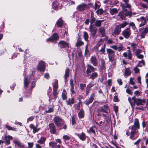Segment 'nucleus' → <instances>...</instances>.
I'll return each instance as SVG.
<instances>
[{
    "label": "nucleus",
    "instance_id": "nucleus-1",
    "mask_svg": "<svg viewBox=\"0 0 148 148\" xmlns=\"http://www.w3.org/2000/svg\"><path fill=\"white\" fill-rule=\"evenodd\" d=\"M139 128L140 125L138 120V119H136L134 120V125L129 127V129L131 130L130 136V139H133L134 135L138 132V129Z\"/></svg>",
    "mask_w": 148,
    "mask_h": 148
},
{
    "label": "nucleus",
    "instance_id": "nucleus-2",
    "mask_svg": "<svg viewBox=\"0 0 148 148\" xmlns=\"http://www.w3.org/2000/svg\"><path fill=\"white\" fill-rule=\"evenodd\" d=\"M34 78V77L32 74H31L27 77L24 78V88L27 89L28 87L29 84L32 83L31 86V89L32 90L34 87L35 85V81H33Z\"/></svg>",
    "mask_w": 148,
    "mask_h": 148
},
{
    "label": "nucleus",
    "instance_id": "nucleus-3",
    "mask_svg": "<svg viewBox=\"0 0 148 148\" xmlns=\"http://www.w3.org/2000/svg\"><path fill=\"white\" fill-rule=\"evenodd\" d=\"M106 51L108 57L109 61L112 62L114 59L115 52L114 51L111 49H107Z\"/></svg>",
    "mask_w": 148,
    "mask_h": 148
},
{
    "label": "nucleus",
    "instance_id": "nucleus-4",
    "mask_svg": "<svg viewBox=\"0 0 148 148\" xmlns=\"http://www.w3.org/2000/svg\"><path fill=\"white\" fill-rule=\"evenodd\" d=\"M132 99L135 105L136 104L137 106L143 105L146 101V99H136L135 97H133Z\"/></svg>",
    "mask_w": 148,
    "mask_h": 148
},
{
    "label": "nucleus",
    "instance_id": "nucleus-5",
    "mask_svg": "<svg viewBox=\"0 0 148 148\" xmlns=\"http://www.w3.org/2000/svg\"><path fill=\"white\" fill-rule=\"evenodd\" d=\"M53 120L56 125L59 127H61L63 124V120L58 116H56L53 119Z\"/></svg>",
    "mask_w": 148,
    "mask_h": 148
},
{
    "label": "nucleus",
    "instance_id": "nucleus-6",
    "mask_svg": "<svg viewBox=\"0 0 148 148\" xmlns=\"http://www.w3.org/2000/svg\"><path fill=\"white\" fill-rule=\"evenodd\" d=\"M139 31L141 38H144L145 36L148 32V27L141 28L139 29Z\"/></svg>",
    "mask_w": 148,
    "mask_h": 148
},
{
    "label": "nucleus",
    "instance_id": "nucleus-7",
    "mask_svg": "<svg viewBox=\"0 0 148 148\" xmlns=\"http://www.w3.org/2000/svg\"><path fill=\"white\" fill-rule=\"evenodd\" d=\"M45 62L43 61H40L37 67V70L40 71L44 72L45 67Z\"/></svg>",
    "mask_w": 148,
    "mask_h": 148
},
{
    "label": "nucleus",
    "instance_id": "nucleus-8",
    "mask_svg": "<svg viewBox=\"0 0 148 148\" xmlns=\"http://www.w3.org/2000/svg\"><path fill=\"white\" fill-rule=\"evenodd\" d=\"M131 34V30L129 28H127L123 30L122 33V35L127 39H128Z\"/></svg>",
    "mask_w": 148,
    "mask_h": 148
},
{
    "label": "nucleus",
    "instance_id": "nucleus-9",
    "mask_svg": "<svg viewBox=\"0 0 148 148\" xmlns=\"http://www.w3.org/2000/svg\"><path fill=\"white\" fill-rule=\"evenodd\" d=\"M58 38L59 36L57 34L55 33L53 34L51 37L47 39V42L55 43Z\"/></svg>",
    "mask_w": 148,
    "mask_h": 148
},
{
    "label": "nucleus",
    "instance_id": "nucleus-10",
    "mask_svg": "<svg viewBox=\"0 0 148 148\" xmlns=\"http://www.w3.org/2000/svg\"><path fill=\"white\" fill-rule=\"evenodd\" d=\"M89 32L91 35L94 37L96 34L97 29L94 25H90L89 27Z\"/></svg>",
    "mask_w": 148,
    "mask_h": 148
},
{
    "label": "nucleus",
    "instance_id": "nucleus-11",
    "mask_svg": "<svg viewBox=\"0 0 148 148\" xmlns=\"http://www.w3.org/2000/svg\"><path fill=\"white\" fill-rule=\"evenodd\" d=\"M58 45L61 49H67L68 48L69 46L68 43L63 41H60Z\"/></svg>",
    "mask_w": 148,
    "mask_h": 148
},
{
    "label": "nucleus",
    "instance_id": "nucleus-12",
    "mask_svg": "<svg viewBox=\"0 0 148 148\" xmlns=\"http://www.w3.org/2000/svg\"><path fill=\"white\" fill-rule=\"evenodd\" d=\"M13 142L14 144L16 147L18 148H23L24 147V145L19 140H14Z\"/></svg>",
    "mask_w": 148,
    "mask_h": 148
},
{
    "label": "nucleus",
    "instance_id": "nucleus-13",
    "mask_svg": "<svg viewBox=\"0 0 148 148\" xmlns=\"http://www.w3.org/2000/svg\"><path fill=\"white\" fill-rule=\"evenodd\" d=\"M136 20L138 21L141 23L139 25V27H141L144 26L147 23L146 19L143 16H141L140 18H137Z\"/></svg>",
    "mask_w": 148,
    "mask_h": 148
},
{
    "label": "nucleus",
    "instance_id": "nucleus-14",
    "mask_svg": "<svg viewBox=\"0 0 148 148\" xmlns=\"http://www.w3.org/2000/svg\"><path fill=\"white\" fill-rule=\"evenodd\" d=\"M38 124H36V126H35L33 124H31L29 125V127L31 129L33 130V132L34 134L38 132L40 130V128H38Z\"/></svg>",
    "mask_w": 148,
    "mask_h": 148
},
{
    "label": "nucleus",
    "instance_id": "nucleus-15",
    "mask_svg": "<svg viewBox=\"0 0 148 148\" xmlns=\"http://www.w3.org/2000/svg\"><path fill=\"white\" fill-rule=\"evenodd\" d=\"M50 131L53 134H54L56 132V129L54 124L53 123H50L49 125Z\"/></svg>",
    "mask_w": 148,
    "mask_h": 148
},
{
    "label": "nucleus",
    "instance_id": "nucleus-16",
    "mask_svg": "<svg viewBox=\"0 0 148 148\" xmlns=\"http://www.w3.org/2000/svg\"><path fill=\"white\" fill-rule=\"evenodd\" d=\"M94 94H92L89 99H88L84 102V103L86 105H88L89 104L91 103L93 101L94 99Z\"/></svg>",
    "mask_w": 148,
    "mask_h": 148
},
{
    "label": "nucleus",
    "instance_id": "nucleus-17",
    "mask_svg": "<svg viewBox=\"0 0 148 148\" xmlns=\"http://www.w3.org/2000/svg\"><path fill=\"white\" fill-rule=\"evenodd\" d=\"M49 146L52 148H60V145H57L56 142L52 141L49 143Z\"/></svg>",
    "mask_w": 148,
    "mask_h": 148
},
{
    "label": "nucleus",
    "instance_id": "nucleus-18",
    "mask_svg": "<svg viewBox=\"0 0 148 148\" xmlns=\"http://www.w3.org/2000/svg\"><path fill=\"white\" fill-rule=\"evenodd\" d=\"M121 31V29L119 27L117 26L116 28L114 30V32L112 34V35L114 36H116L120 34Z\"/></svg>",
    "mask_w": 148,
    "mask_h": 148
},
{
    "label": "nucleus",
    "instance_id": "nucleus-19",
    "mask_svg": "<svg viewBox=\"0 0 148 148\" xmlns=\"http://www.w3.org/2000/svg\"><path fill=\"white\" fill-rule=\"evenodd\" d=\"M88 67L86 70V73L89 76L90 75L89 74L91 73V72L94 71L96 69L92 66L90 65H88Z\"/></svg>",
    "mask_w": 148,
    "mask_h": 148
},
{
    "label": "nucleus",
    "instance_id": "nucleus-20",
    "mask_svg": "<svg viewBox=\"0 0 148 148\" xmlns=\"http://www.w3.org/2000/svg\"><path fill=\"white\" fill-rule=\"evenodd\" d=\"M12 139L13 137L12 136L10 135L5 136L4 137V142L6 144L9 145L10 143V140Z\"/></svg>",
    "mask_w": 148,
    "mask_h": 148
},
{
    "label": "nucleus",
    "instance_id": "nucleus-21",
    "mask_svg": "<svg viewBox=\"0 0 148 148\" xmlns=\"http://www.w3.org/2000/svg\"><path fill=\"white\" fill-rule=\"evenodd\" d=\"M76 135L82 141H84L86 139V136L85 135V133L83 132H82L81 134H76Z\"/></svg>",
    "mask_w": 148,
    "mask_h": 148
},
{
    "label": "nucleus",
    "instance_id": "nucleus-22",
    "mask_svg": "<svg viewBox=\"0 0 148 148\" xmlns=\"http://www.w3.org/2000/svg\"><path fill=\"white\" fill-rule=\"evenodd\" d=\"M67 104L69 106H71L75 103V99L73 97L69 98L66 101Z\"/></svg>",
    "mask_w": 148,
    "mask_h": 148
},
{
    "label": "nucleus",
    "instance_id": "nucleus-23",
    "mask_svg": "<svg viewBox=\"0 0 148 148\" xmlns=\"http://www.w3.org/2000/svg\"><path fill=\"white\" fill-rule=\"evenodd\" d=\"M57 90H53V95L54 98H52L51 97L49 96V101H51L52 100L55 101L56 98L57 97V95H58V93L57 92Z\"/></svg>",
    "mask_w": 148,
    "mask_h": 148
},
{
    "label": "nucleus",
    "instance_id": "nucleus-24",
    "mask_svg": "<svg viewBox=\"0 0 148 148\" xmlns=\"http://www.w3.org/2000/svg\"><path fill=\"white\" fill-rule=\"evenodd\" d=\"M99 31L103 37L106 36L105 29L104 27H101L99 29Z\"/></svg>",
    "mask_w": 148,
    "mask_h": 148
},
{
    "label": "nucleus",
    "instance_id": "nucleus-25",
    "mask_svg": "<svg viewBox=\"0 0 148 148\" xmlns=\"http://www.w3.org/2000/svg\"><path fill=\"white\" fill-rule=\"evenodd\" d=\"M105 44H104L103 46L101 47V49L100 50H99V49L97 51V53H99L100 54H104L106 52L105 51Z\"/></svg>",
    "mask_w": 148,
    "mask_h": 148
},
{
    "label": "nucleus",
    "instance_id": "nucleus-26",
    "mask_svg": "<svg viewBox=\"0 0 148 148\" xmlns=\"http://www.w3.org/2000/svg\"><path fill=\"white\" fill-rule=\"evenodd\" d=\"M86 8V5L83 4L80 5L78 6L77 9L80 11H82L85 10Z\"/></svg>",
    "mask_w": 148,
    "mask_h": 148
},
{
    "label": "nucleus",
    "instance_id": "nucleus-27",
    "mask_svg": "<svg viewBox=\"0 0 148 148\" xmlns=\"http://www.w3.org/2000/svg\"><path fill=\"white\" fill-rule=\"evenodd\" d=\"M70 72L69 69V68L67 67L65 71V73L64 74V77L65 81H66V78L69 77V73Z\"/></svg>",
    "mask_w": 148,
    "mask_h": 148
},
{
    "label": "nucleus",
    "instance_id": "nucleus-28",
    "mask_svg": "<svg viewBox=\"0 0 148 148\" xmlns=\"http://www.w3.org/2000/svg\"><path fill=\"white\" fill-rule=\"evenodd\" d=\"M118 12V10L116 8H110V13L112 15L117 13Z\"/></svg>",
    "mask_w": 148,
    "mask_h": 148
},
{
    "label": "nucleus",
    "instance_id": "nucleus-29",
    "mask_svg": "<svg viewBox=\"0 0 148 148\" xmlns=\"http://www.w3.org/2000/svg\"><path fill=\"white\" fill-rule=\"evenodd\" d=\"M46 140V138L43 136L41 137L40 139L39 140L37 141V142L40 143L41 145H42L45 143Z\"/></svg>",
    "mask_w": 148,
    "mask_h": 148
},
{
    "label": "nucleus",
    "instance_id": "nucleus-30",
    "mask_svg": "<svg viewBox=\"0 0 148 148\" xmlns=\"http://www.w3.org/2000/svg\"><path fill=\"white\" fill-rule=\"evenodd\" d=\"M103 21V20H97L95 22L94 25L97 27H100L101 23Z\"/></svg>",
    "mask_w": 148,
    "mask_h": 148
},
{
    "label": "nucleus",
    "instance_id": "nucleus-31",
    "mask_svg": "<svg viewBox=\"0 0 148 148\" xmlns=\"http://www.w3.org/2000/svg\"><path fill=\"white\" fill-rule=\"evenodd\" d=\"M96 129V127L95 126H92L90 127L89 130L87 131V132L89 133H92L94 134L95 133V130Z\"/></svg>",
    "mask_w": 148,
    "mask_h": 148
},
{
    "label": "nucleus",
    "instance_id": "nucleus-32",
    "mask_svg": "<svg viewBox=\"0 0 148 148\" xmlns=\"http://www.w3.org/2000/svg\"><path fill=\"white\" fill-rule=\"evenodd\" d=\"M90 60L93 65L94 66H96L97 64V61L96 57L95 56L91 57Z\"/></svg>",
    "mask_w": 148,
    "mask_h": 148
},
{
    "label": "nucleus",
    "instance_id": "nucleus-33",
    "mask_svg": "<svg viewBox=\"0 0 148 148\" xmlns=\"http://www.w3.org/2000/svg\"><path fill=\"white\" fill-rule=\"evenodd\" d=\"M58 82L57 79H55L53 84V90H57L58 88Z\"/></svg>",
    "mask_w": 148,
    "mask_h": 148
},
{
    "label": "nucleus",
    "instance_id": "nucleus-34",
    "mask_svg": "<svg viewBox=\"0 0 148 148\" xmlns=\"http://www.w3.org/2000/svg\"><path fill=\"white\" fill-rule=\"evenodd\" d=\"M83 44V42L81 40V38L79 37L76 44V45L77 47H79L82 45Z\"/></svg>",
    "mask_w": 148,
    "mask_h": 148
},
{
    "label": "nucleus",
    "instance_id": "nucleus-35",
    "mask_svg": "<svg viewBox=\"0 0 148 148\" xmlns=\"http://www.w3.org/2000/svg\"><path fill=\"white\" fill-rule=\"evenodd\" d=\"M131 73V72L129 68L125 67V70L124 72V75H125L128 76L130 75Z\"/></svg>",
    "mask_w": 148,
    "mask_h": 148
},
{
    "label": "nucleus",
    "instance_id": "nucleus-36",
    "mask_svg": "<svg viewBox=\"0 0 148 148\" xmlns=\"http://www.w3.org/2000/svg\"><path fill=\"white\" fill-rule=\"evenodd\" d=\"M63 23V21L61 18H60L56 22V25L58 27H61L62 26Z\"/></svg>",
    "mask_w": 148,
    "mask_h": 148
},
{
    "label": "nucleus",
    "instance_id": "nucleus-37",
    "mask_svg": "<svg viewBox=\"0 0 148 148\" xmlns=\"http://www.w3.org/2000/svg\"><path fill=\"white\" fill-rule=\"evenodd\" d=\"M118 16L123 20H124L126 16L125 13L123 12H119Z\"/></svg>",
    "mask_w": 148,
    "mask_h": 148
},
{
    "label": "nucleus",
    "instance_id": "nucleus-38",
    "mask_svg": "<svg viewBox=\"0 0 148 148\" xmlns=\"http://www.w3.org/2000/svg\"><path fill=\"white\" fill-rule=\"evenodd\" d=\"M5 127L9 130H11L15 131H16L17 130V129L16 128L12 127L7 125H6Z\"/></svg>",
    "mask_w": 148,
    "mask_h": 148
},
{
    "label": "nucleus",
    "instance_id": "nucleus-39",
    "mask_svg": "<svg viewBox=\"0 0 148 148\" xmlns=\"http://www.w3.org/2000/svg\"><path fill=\"white\" fill-rule=\"evenodd\" d=\"M78 115L79 118H82L84 117V112L82 109H81L80 110L78 113Z\"/></svg>",
    "mask_w": 148,
    "mask_h": 148
},
{
    "label": "nucleus",
    "instance_id": "nucleus-40",
    "mask_svg": "<svg viewBox=\"0 0 148 148\" xmlns=\"http://www.w3.org/2000/svg\"><path fill=\"white\" fill-rule=\"evenodd\" d=\"M127 24L128 23L127 22H125L123 23L118 25L117 26L121 29V28H123L125 27Z\"/></svg>",
    "mask_w": 148,
    "mask_h": 148
},
{
    "label": "nucleus",
    "instance_id": "nucleus-41",
    "mask_svg": "<svg viewBox=\"0 0 148 148\" xmlns=\"http://www.w3.org/2000/svg\"><path fill=\"white\" fill-rule=\"evenodd\" d=\"M59 3L57 1H55L53 2L52 3V7L55 9L56 10L58 8V5Z\"/></svg>",
    "mask_w": 148,
    "mask_h": 148
},
{
    "label": "nucleus",
    "instance_id": "nucleus-42",
    "mask_svg": "<svg viewBox=\"0 0 148 148\" xmlns=\"http://www.w3.org/2000/svg\"><path fill=\"white\" fill-rule=\"evenodd\" d=\"M108 106L106 105H104L103 106L101 107V110L103 112L107 113V110L108 109Z\"/></svg>",
    "mask_w": 148,
    "mask_h": 148
},
{
    "label": "nucleus",
    "instance_id": "nucleus-43",
    "mask_svg": "<svg viewBox=\"0 0 148 148\" xmlns=\"http://www.w3.org/2000/svg\"><path fill=\"white\" fill-rule=\"evenodd\" d=\"M95 18L93 16V15L92 14H91V16L90 18V25H93L92 24L94 23H95Z\"/></svg>",
    "mask_w": 148,
    "mask_h": 148
},
{
    "label": "nucleus",
    "instance_id": "nucleus-44",
    "mask_svg": "<svg viewBox=\"0 0 148 148\" xmlns=\"http://www.w3.org/2000/svg\"><path fill=\"white\" fill-rule=\"evenodd\" d=\"M98 76L96 72H94L91 74L90 78L92 79L93 80L95 78H96Z\"/></svg>",
    "mask_w": 148,
    "mask_h": 148
},
{
    "label": "nucleus",
    "instance_id": "nucleus-45",
    "mask_svg": "<svg viewBox=\"0 0 148 148\" xmlns=\"http://www.w3.org/2000/svg\"><path fill=\"white\" fill-rule=\"evenodd\" d=\"M66 93L65 89H64L62 94V97L63 100H65L67 98Z\"/></svg>",
    "mask_w": 148,
    "mask_h": 148
},
{
    "label": "nucleus",
    "instance_id": "nucleus-46",
    "mask_svg": "<svg viewBox=\"0 0 148 148\" xmlns=\"http://www.w3.org/2000/svg\"><path fill=\"white\" fill-rule=\"evenodd\" d=\"M84 37L86 41H88V33L86 32H84Z\"/></svg>",
    "mask_w": 148,
    "mask_h": 148
},
{
    "label": "nucleus",
    "instance_id": "nucleus-47",
    "mask_svg": "<svg viewBox=\"0 0 148 148\" xmlns=\"http://www.w3.org/2000/svg\"><path fill=\"white\" fill-rule=\"evenodd\" d=\"M81 101H79V102L77 103L76 105V109L78 110H79L80 108V107L81 105Z\"/></svg>",
    "mask_w": 148,
    "mask_h": 148
},
{
    "label": "nucleus",
    "instance_id": "nucleus-48",
    "mask_svg": "<svg viewBox=\"0 0 148 148\" xmlns=\"http://www.w3.org/2000/svg\"><path fill=\"white\" fill-rule=\"evenodd\" d=\"M62 138H63V139L64 140V141H68V140H69L70 139V137L69 136L67 135H64L63 136Z\"/></svg>",
    "mask_w": 148,
    "mask_h": 148
},
{
    "label": "nucleus",
    "instance_id": "nucleus-49",
    "mask_svg": "<svg viewBox=\"0 0 148 148\" xmlns=\"http://www.w3.org/2000/svg\"><path fill=\"white\" fill-rule=\"evenodd\" d=\"M103 12V10L102 9H98L96 11V13L98 15L102 14Z\"/></svg>",
    "mask_w": 148,
    "mask_h": 148
},
{
    "label": "nucleus",
    "instance_id": "nucleus-50",
    "mask_svg": "<svg viewBox=\"0 0 148 148\" xmlns=\"http://www.w3.org/2000/svg\"><path fill=\"white\" fill-rule=\"evenodd\" d=\"M88 45L87 44L86 46L85 47V54L86 55H88L89 54V51L88 49Z\"/></svg>",
    "mask_w": 148,
    "mask_h": 148
},
{
    "label": "nucleus",
    "instance_id": "nucleus-51",
    "mask_svg": "<svg viewBox=\"0 0 148 148\" xmlns=\"http://www.w3.org/2000/svg\"><path fill=\"white\" fill-rule=\"evenodd\" d=\"M133 52L135 54L137 55L141 52V50L140 49H136L135 51Z\"/></svg>",
    "mask_w": 148,
    "mask_h": 148
},
{
    "label": "nucleus",
    "instance_id": "nucleus-52",
    "mask_svg": "<svg viewBox=\"0 0 148 148\" xmlns=\"http://www.w3.org/2000/svg\"><path fill=\"white\" fill-rule=\"evenodd\" d=\"M129 83L133 85H134L135 84V83L134 81V79L132 77L130 78Z\"/></svg>",
    "mask_w": 148,
    "mask_h": 148
},
{
    "label": "nucleus",
    "instance_id": "nucleus-53",
    "mask_svg": "<svg viewBox=\"0 0 148 148\" xmlns=\"http://www.w3.org/2000/svg\"><path fill=\"white\" fill-rule=\"evenodd\" d=\"M129 26H131L133 30H135L136 28V27L134 23L133 22H131L129 24Z\"/></svg>",
    "mask_w": 148,
    "mask_h": 148
},
{
    "label": "nucleus",
    "instance_id": "nucleus-54",
    "mask_svg": "<svg viewBox=\"0 0 148 148\" xmlns=\"http://www.w3.org/2000/svg\"><path fill=\"white\" fill-rule=\"evenodd\" d=\"M86 86V84L82 83L80 84V87L81 90H84V88Z\"/></svg>",
    "mask_w": 148,
    "mask_h": 148
},
{
    "label": "nucleus",
    "instance_id": "nucleus-55",
    "mask_svg": "<svg viewBox=\"0 0 148 148\" xmlns=\"http://www.w3.org/2000/svg\"><path fill=\"white\" fill-rule=\"evenodd\" d=\"M125 14L126 16H128L130 17L132 15V13L131 11H128V12H125Z\"/></svg>",
    "mask_w": 148,
    "mask_h": 148
},
{
    "label": "nucleus",
    "instance_id": "nucleus-56",
    "mask_svg": "<svg viewBox=\"0 0 148 148\" xmlns=\"http://www.w3.org/2000/svg\"><path fill=\"white\" fill-rule=\"evenodd\" d=\"M123 47L121 44H120L118 47V51H121L123 49Z\"/></svg>",
    "mask_w": 148,
    "mask_h": 148
},
{
    "label": "nucleus",
    "instance_id": "nucleus-57",
    "mask_svg": "<svg viewBox=\"0 0 148 148\" xmlns=\"http://www.w3.org/2000/svg\"><path fill=\"white\" fill-rule=\"evenodd\" d=\"M131 47H132L133 48L132 51H135V50L136 49L135 48L136 46V45L135 43H132L131 45Z\"/></svg>",
    "mask_w": 148,
    "mask_h": 148
},
{
    "label": "nucleus",
    "instance_id": "nucleus-58",
    "mask_svg": "<svg viewBox=\"0 0 148 148\" xmlns=\"http://www.w3.org/2000/svg\"><path fill=\"white\" fill-rule=\"evenodd\" d=\"M128 101L129 102H130L132 107L133 108L134 106H135V104L134 103H132L131 101V99L130 98H128Z\"/></svg>",
    "mask_w": 148,
    "mask_h": 148
},
{
    "label": "nucleus",
    "instance_id": "nucleus-59",
    "mask_svg": "<svg viewBox=\"0 0 148 148\" xmlns=\"http://www.w3.org/2000/svg\"><path fill=\"white\" fill-rule=\"evenodd\" d=\"M144 65V62L143 60H142L141 61L139 62V64L138 66L140 67L142 66L143 65Z\"/></svg>",
    "mask_w": 148,
    "mask_h": 148
},
{
    "label": "nucleus",
    "instance_id": "nucleus-60",
    "mask_svg": "<svg viewBox=\"0 0 148 148\" xmlns=\"http://www.w3.org/2000/svg\"><path fill=\"white\" fill-rule=\"evenodd\" d=\"M54 110L52 108H50L48 110H46V112L47 113H50L53 112Z\"/></svg>",
    "mask_w": 148,
    "mask_h": 148
},
{
    "label": "nucleus",
    "instance_id": "nucleus-61",
    "mask_svg": "<svg viewBox=\"0 0 148 148\" xmlns=\"http://www.w3.org/2000/svg\"><path fill=\"white\" fill-rule=\"evenodd\" d=\"M71 123L73 125L75 123V118L74 116H72L71 118Z\"/></svg>",
    "mask_w": 148,
    "mask_h": 148
},
{
    "label": "nucleus",
    "instance_id": "nucleus-62",
    "mask_svg": "<svg viewBox=\"0 0 148 148\" xmlns=\"http://www.w3.org/2000/svg\"><path fill=\"white\" fill-rule=\"evenodd\" d=\"M124 5V7H126V8H130L131 7V5L129 3H125V5Z\"/></svg>",
    "mask_w": 148,
    "mask_h": 148
},
{
    "label": "nucleus",
    "instance_id": "nucleus-63",
    "mask_svg": "<svg viewBox=\"0 0 148 148\" xmlns=\"http://www.w3.org/2000/svg\"><path fill=\"white\" fill-rule=\"evenodd\" d=\"M113 101L115 102H118L119 101V99L117 96H114L113 99Z\"/></svg>",
    "mask_w": 148,
    "mask_h": 148
},
{
    "label": "nucleus",
    "instance_id": "nucleus-64",
    "mask_svg": "<svg viewBox=\"0 0 148 148\" xmlns=\"http://www.w3.org/2000/svg\"><path fill=\"white\" fill-rule=\"evenodd\" d=\"M28 147L29 148H32L33 147L34 143L33 142L28 143Z\"/></svg>",
    "mask_w": 148,
    "mask_h": 148
}]
</instances>
